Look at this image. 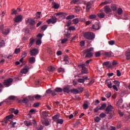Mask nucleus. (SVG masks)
<instances>
[{
  "mask_svg": "<svg viewBox=\"0 0 130 130\" xmlns=\"http://www.w3.org/2000/svg\"><path fill=\"white\" fill-rule=\"evenodd\" d=\"M83 37L87 40H93L95 39V34L91 31L85 32L83 33Z\"/></svg>",
  "mask_w": 130,
  "mask_h": 130,
  "instance_id": "obj_1",
  "label": "nucleus"
},
{
  "mask_svg": "<svg viewBox=\"0 0 130 130\" xmlns=\"http://www.w3.org/2000/svg\"><path fill=\"white\" fill-rule=\"evenodd\" d=\"M85 66L86 65L84 63H81L78 65L80 69H82L81 71L82 75L88 74V69H87Z\"/></svg>",
  "mask_w": 130,
  "mask_h": 130,
  "instance_id": "obj_2",
  "label": "nucleus"
},
{
  "mask_svg": "<svg viewBox=\"0 0 130 130\" xmlns=\"http://www.w3.org/2000/svg\"><path fill=\"white\" fill-rule=\"evenodd\" d=\"M56 22H57V18L54 16H52L51 19L47 20V23H48V24H55Z\"/></svg>",
  "mask_w": 130,
  "mask_h": 130,
  "instance_id": "obj_3",
  "label": "nucleus"
},
{
  "mask_svg": "<svg viewBox=\"0 0 130 130\" xmlns=\"http://www.w3.org/2000/svg\"><path fill=\"white\" fill-rule=\"evenodd\" d=\"M12 83H13V79L9 78L5 80L3 84L5 85V86H7V87H10V86L12 85Z\"/></svg>",
  "mask_w": 130,
  "mask_h": 130,
  "instance_id": "obj_4",
  "label": "nucleus"
},
{
  "mask_svg": "<svg viewBox=\"0 0 130 130\" xmlns=\"http://www.w3.org/2000/svg\"><path fill=\"white\" fill-rule=\"evenodd\" d=\"M39 50L37 49L34 48L32 49H31L29 51V54L31 56H36L37 55L38 53H39Z\"/></svg>",
  "mask_w": 130,
  "mask_h": 130,
  "instance_id": "obj_5",
  "label": "nucleus"
},
{
  "mask_svg": "<svg viewBox=\"0 0 130 130\" xmlns=\"http://www.w3.org/2000/svg\"><path fill=\"white\" fill-rule=\"evenodd\" d=\"M113 83L114 85H113V89L115 90V91H116L117 92L118 91V88H117V87L120 86V82L115 80L114 81Z\"/></svg>",
  "mask_w": 130,
  "mask_h": 130,
  "instance_id": "obj_6",
  "label": "nucleus"
},
{
  "mask_svg": "<svg viewBox=\"0 0 130 130\" xmlns=\"http://www.w3.org/2000/svg\"><path fill=\"white\" fill-rule=\"evenodd\" d=\"M113 107L111 106V105H109L107 108L106 109V113L107 114H109V113H111L112 112H114V111H113Z\"/></svg>",
  "mask_w": 130,
  "mask_h": 130,
  "instance_id": "obj_7",
  "label": "nucleus"
},
{
  "mask_svg": "<svg viewBox=\"0 0 130 130\" xmlns=\"http://www.w3.org/2000/svg\"><path fill=\"white\" fill-rule=\"evenodd\" d=\"M22 20H23V16L21 15L16 16L14 19L15 23H20V22H22Z\"/></svg>",
  "mask_w": 130,
  "mask_h": 130,
  "instance_id": "obj_8",
  "label": "nucleus"
},
{
  "mask_svg": "<svg viewBox=\"0 0 130 130\" xmlns=\"http://www.w3.org/2000/svg\"><path fill=\"white\" fill-rule=\"evenodd\" d=\"M104 11L106 14H109L112 12V10L108 5H106L104 7Z\"/></svg>",
  "mask_w": 130,
  "mask_h": 130,
  "instance_id": "obj_9",
  "label": "nucleus"
},
{
  "mask_svg": "<svg viewBox=\"0 0 130 130\" xmlns=\"http://www.w3.org/2000/svg\"><path fill=\"white\" fill-rule=\"evenodd\" d=\"M26 23L27 24L31 25V26H33V25H35L36 23L35 22V21L31 18H28L27 20H26Z\"/></svg>",
  "mask_w": 130,
  "mask_h": 130,
  "instance_id": "obj_10",
  "label": "nucleus"
},
{
  "mask_svg": "<svg viewBox=\"0 0 130 130\" xmlns=\"http://www.w3.org/2000/svg\"><path fill=\"white\" fill-rule=\"evenodd\" d=\"M35 41H36V39H35V38H34V37H32L29 39V43L28 44L29 48H30L32 45L34 44V42H35Z\"/></svg>",
  "mask_w": 130,
  "mask_h": 130,
  "instance_id": "obj_11",
  "label": "nucleus"
},
{
  "mask_svg": "<svg viewBox=\"0 0 130 130\" xmlns=\"http://www.w3.org/2000/svg\"><path fill=\"white\" fill-rule=\"evenodd\" d=\"M29 71V67L25 66L21 70V74H27Z\"/></svg>",
  "mask_w": 130,
  "mask_h": 130,
  "instance_id": "obj_12",
  "label": "nucleus"
},
{
  "mask_svg": "<svg viewBox=\"0 0 130 130\" xmlns=\"http://www.w3.org/2000/svg\"><path fill=\"white\" fill-rule=\"evenodd\" d=\"M101 28V26L99 23L93 24L92 26V29L94 30H99Z\"/></svg>",
  "mask_w": 130,
  "mask_h": 130,
  "instance_id": "obj_13",
  "label": "nucleus"
},
{
  "mask_svg": "<svg viewBox=\"0 0 130 130\" xmlns=\"http://www.w3.org/2000/svg\"><path fill=\"white\" fill-rule=\"evenodd\" d=\"M71 5H81L82 4V1L81 0H73L71 2Z\"/></svg>",
  "mask_w": 130,
  "mask_h": 130,
  "instance_id": "obj_14",
  "label": "nucleus"
},
{
  "mask_svg": "<svg viewBox=\"0 0 130 130\" xmlns=\"http://www.w3.org/2000/svg\"><path fill=\"white\" fill-rule=\"evenodd\" d=\"M63 91L64 92V93H67V94H69V93L71 92V90L70 89V86L68 85L64 87L63 89Z\"/></svg>",
  "mask_w": 130,
  "mask_h": 130,
  "instance_id": "obj_15",
  "label": "nucleus"
},
{
  "mask_svg": "<svg viewBox=\"0 0 130 130\" xmlns=\"http://www.w3.org/2000/svg\"><path fill=\"white\" fill-rule=\"evenodd\" d=\"M91 2H88L86 3V12H87V13L89 12L90 9H91Z\"/></svg>",
  "mask_w": 130,
  "mask_h": 130,
  "instance_id": "obj_16",
  "label": "nucleus"
},
{
  "mask_svg": "<svg viewBox=\"0 0 130 130\" xmlns=\"http://www.w3.org/2000/svg\"><path fill=\"white\" fill-rule=\"evenodd\" d=\"M112 3V1L107 0L104 2H102L101 4V6H105V5H109V4H111Z\"/></svg>",
  "mask_w": 130,
  "mask_h": 130,
  "instance_id": "obj_17",
  "label": "nucleus"
},
{
  "mask_svg": "<svg viewBox=\"0 0 130 130\" xmlns=\"http://www.w3.org/2000/svg\"><path fill=\"white\" fill-rule=\"evenodd\" d=\"M13 117H14V115H9L6 116L5 118V123H8V121H9V119L13 118Z\"/></svg>",
  "mask_w": 130,
  "mask_h": 130,
  "instance_id": "obj_18",
  "label": "nucleus"
},
{
  "mask_svg": "<svg viewBox=\"0 0 130 130\" xmlns=\"http://www.w3.org/2000/svg\"><path fill=\"white\" fill-rule=\"evenodd\" d=\"M68 15V14L66 13L59 12L56 14V16H61L63 18H66V16Z\"/></svg>",
  "mask_w": 130,
  "mask_h": 130,
  "instance_id": "obj_19",
  "label": "nucleus"
},
{
  "mask_svg": "<svg viewBox=\"0 0 130 130\" xmlns=\"http://www.w3.org/2000/svg\"><path fill=\"white\" fill-rule=\"evenodd\" d=\"M63 61H65L66 63H70V58H69V56L68 55H65L64 56Z\"/></svg>",
  "mask_w": 130,
  "mask_h": 130,
  "instance_id": "obj_20",
  "label": "nucleus"
},
{
  "mask_svg": "<svg viewBox=\"0 0 130 130\" xmlns=\"http://www.w3.org/2000/svg\"><path fill=\"white\" fill-rule=\"evenodd\" d=\"M70 92H71L73 94H79V93H80L79 89L76 88L72 89L70 90Z\"/></svg>",
  "mask_w": 130,
  "mask_h": 130,
  "instance_id": "obj_21",
  "label": "nucleus"
},
{
  "mask_svg": "<svg viewBox=\"0 0 130 130\" xmlns=\"http://www.w3.org/2000/svg\"><path fill=\"white\" fill-rule=\"evenodd\" d=\"M125 56L127 60L130 59V50H128L126 51Z\"/></svg>",
  "mask_w": 130,
  "mask_h": 130,
  "instance_id": "obj_22",
  "label": "nucleus"
},
{
  "mask_svg": "<svg viewBox=\"0 0 130 130\" xmlns=\"http://www.w3.org/2000/svg\"><path fill=\"white\" fill-rule=\"evenodd\" d=\"M2 34H4V35H8L9 33H10V29L9 28H7L5 30H3L2 32Z\"/></svg>",
  "mask_w": 130,
  "mask_h": 130,
  "instance_id": "obj_23",
  "label": "nucleus"
},
{
  "mask_svg": "<svg viewBox=\"0 0 130 130\" xmlns=\"http://www.w3.org/2000/svg\"><path fill=\"white\" fill-rule=\"evenodd\" d=\"M122 102H123V101H122V99L119 100L117 102V106L118 107H121V104H122Z\"/></svg>",
  "mask_w": 130,
  "mask_h": 130,
  "instance_id": "obj_24",
  "label": "nucleus"
},
{
  "mask_svg": "<svg viewBox=\"0 0 130 130\" xmlns=\"http://www.w3.org/2000/svg\"><path fill=\"white\" fill-rule=\"evenodd\" d=\"M97 15L98 17H99V18H100L101 19H103V18L105 17V13H98Z\"/></svg>",
  "mask_w": 130,
  "mask_h": 130,
  "instance_id": "obj_25",
  "label": "nucleus"
},
{
  "mask_svg": "<svg viewBox=\"0 0 130 130\" xmlns=\"http://www.w3.org/2000/svg\"><path fill=\"white\" fill-rule=\"evenodd\" d=\"M94 50V48L91 47L89 49H87L84 51V53H88V52H90L91 51H93Z\"/></svg>",
  "mask_w": 130,
  "mask_h": 130,
  "instance_id": "obj_26",
  "label": "nucleus"
},
{
  "mask_svg": "<svg viewBox=\"0 0 130 130\" xmlns=\"http://www.w3.org/2000/svg\"><path fill=\"white\" fill-rule=\"evenodd\" d=\"M28 61L30 63H34L35 62V57H31L28 59Z\"/></svg>",
  "mask_w": 130,
  "mask_h": 130,
  "instance_id": "obj_27",
  "label": "nucleus"
},
{
  "mask_svg": "<svg viewBox=\"0 0 130 130\" xmlns=\"http://www.w3.org/2000/svg\"><path fill=\"white\" fill-rule=\"evenodd\" d=\"M111 7L112 11H114V12H115L117 10V6L114 4H112Z\"/></svg>",
  "mask_w": 130,
  "mask_h": 130,
  "instance_id": "obj_28",
  "label": "nucleus"
},
{
  "mask_svg": "<svg viewBox=\"0 0 130 130\" xmlns=\"http://www.w3.org/2000/svg\"><path fill=\"white\" fill-rule=\"evenodd\" d=\"M105 54L107 57H111L112 56V52H105Z\"/></svg>",
  "mask_w": 130,
  "mask_h": 130,
  "instance_id": "obj_29",
  "label": "nucleus"
},
{
  "mask_svg": "<svg viewBox=\"0 0 130 130\" xmlns=\"http://www.w3.org/2000/svg\"><path fill=\"white\" fill-rule=\"evenodd\" d=\"M48 71L49 72H54V71H55V68H54V67L53 66H49L48 68Z\"/></svg>",
  "mask_w": 130,
  "mask_h": 130,
  "instance_id": "obj_30",
  "label": "nucleus"
},
{
  "mask_svg": "<svg viewBox=\"0 0 130 130\" xmlns=\"http://www.w3.org/2000/svg\"><path fill=\"white\" fill-rule=\"evenodd\" d=\"M106 108V103L102 104L101 107H100V110H104Z\"/></svg>",
  "mask_w": 130,
  "mask_h": 130,
  "instance_id": "obj_31",
  "label": "nucleus"
},
{
  "mask_svg": "<svg viewBox=\"0 0 130 130\" xmlns=\"http://www.w3.org/2000/svg\"><path fill=\"white\" fill-rule=\"evenodd\" d=\"M24 124L26 126H31V125H32V122L29 121H25L24 122Z\"/></svg>",
  "mask_w": 130,
  "mask_h": 130,
  "instance_id": "obj_32",
  "label": "nucleus"
},
{
  "mask_svg": "<svg viewBox=\"0 0 130 130\" xmlns=\"http://www.w3.org/2000/svg\"><path fill=\"white\" fill-rule=\"evenodd\" d=\"M42 43V41H41V40L38 39L36 42V45H39V46H40Z\"/></svg>",
  "mask_w": 130,
  "mask_h": 130,
  "instance_id": "obj_33",
  "label": "nucleus"
},
{
  "mask_svg": "<svg viewBox=\"0 0 130 130\" xmlns=\"http://www.w3.org/2000/svg\"><path fill=\"white\" fill-rule=\"evenodd\" d=\"M55 92H57L61 93V92H62V89L60 87H56L55 89Z\"/></svg>",
  "mask_w": 130,
  "mask_h": 130,
  "instance_id": "obj_34",
  "label": "nucleus"
},
{
  "mask_svg": "<svg viewBox=\"0 0 130 130\" xmlns=\"http://www.w3.org/2000/svg\"><path fill=\"white\" fill-rule=\"evenodd\" d=\"M86 53V55L85 56V57H92V56H93V53H92L91 52H88V53Z\"/></svg>",
  "mask_w": 130,
  "mask_h": 130,
  "instance_id": "obj_35",
  "label": "nucleus"
},
{
  "mask_svg": "<svg viewBox=\"0 0 130 130\" xmlns=\"http://www.w3.org/2000/svg\"><path fill=\"white\" fill-rule=\"evenodd\" d=\"M108 87L109 88V89H111V88H113L112 86V83L111 81H109L108 82H107Z\"/></svg>",
  "mask_w": 130,
  "mask_h": 130,
  "instance_id": "obj_36",
  "label": "nucleus"
},
{
  "mask_svg": "<svg viewBox=\"0 0 130 130\" xmlns=\"http://www.w3.org/2000/svg\"><path fill=\"white\" fill-rule=\"evenodd\" d=\"M59 8V5L58 4H56V3H53V8L55 9V10H57Z\"/></svg>",
  "mask_w": 130,
  "mask_h": 130,
  "instance_id": "obj_37",
  "label": "nucleus"
},
{
  "mask_svg": "<svg viewBox=\"0 0 130 130\" xmlns=\"http://www.w3.org/2000/svg\"><path fill=\"white\" fill-rule=\"evenodd\" d=\"M16 98H17V97H16L15 96L11 95V96L8 97V100H15L16 99Z\"/></svg>",
  "mask_w": 130,
  "mask_h": 130,
  "instance_id": "obj_38",
  "label": "nucleus"
},
{
  "mask_svg": "<svg viewBox=\"0 0 130 130\" xmlns=\"http://www.w3.org/2000/svg\"><path fill=\"white\" fill-rule=\"evenodd\" d=\"M74 18H75V15H71L68 16L66 18V19H67V20H72V19H74Z\"/></svg>",
  "mask_w": 130,
  "mask_h": 130,
  "instance_id": "obj_39",
  "label": "nucleus"
},
{
  "mask_svg": "<svg viewBox=\"0 0 130 130\" xmlns=\"http://www.w3.org/2000/svg\"><path fill=\"white\" fill-rule=\"evenodd\" d=\"M34 97L36 100H41V95L39 94H37Z\"/></svg>",
  "mask_w": 130,
  "mask_h": 130,
  "instance_id": "obj_40",
  "label": "nucleus"
},
{
  "mask_svg": "<svg viewBox=\"0 0 130 130\" xmlns=\"http://www.w3.org/2000/svg\"><path fill=\"white\" fill-rule=\"evenodd\" d=\"M96 17H97V16H96V15H95V14H91L89 16V19H90L91 20L93 19H96Z\"/></svg>",
  "mask_w": 130,
  "mask_h": 130,
  "instance_id": "obj_41",
  "label": "nucleus"
},
{
  "mask_svg": "<svg viewBox=\"0 0 130 130\" xmlns=\"http://www.w3.org/2000/svg\"><path fill=\"white\" fill-rule=\"evenodd\" d=\"M110 114L108 117L109 119H111L114 116V112H112V113H109Z\"/></svg>",
  "mask_w": 130,
  "mask_h": 130,
  "instance_id": "obj_42",
  "label": "nucleus"
},
{
  "mask_svg": "<svg viewBox=\"0 0 130 130\" xmlns=\"http://www.w3.org/2000/svg\"><path fill=\"white\" fill-rule=\"evenodd\" d=\"M57 123H59L60 124H62V123H63V119H58L57 120Z\"/></svg>",
  "mask_w": 130,
  "mask_h": 130,
  "instance_id": "obj_43",
  "label": "nucleus"
},
{
  "mask_svg": "<svg viewBox=\"0 0 130 130\" xmlns=\"http://www.w3.org/2000/svg\"><path fill=\"white\" fill-rule=\"evenodd\" d=\"M21 49H20V48H16L14 51V53H15V54H18V53H19Z\"/></svg>",
  "mask_w": 130,
  "mask_h": 130,
  "instance_id": "obj_44",
  "label": "nucleus"
},
{
  "mask_svg": "<svg viewBox=\"0 0 130 130\" xmlns=\"http://www.w3.org/2000/svg\"><path fill=\"white\" fill-rule=\"evenodd\" d=\"M73 24H78L79 23V19L78 18H75L73 20Z\"/></svg>",
  "mask_w": 130,
  "mask_h": 130,
  "instance_id": "obj_45",
  "label": "nucleus"
},
{
  "mask_svg": "<svg viewBox=\"0 0 130 130\" xmlns=\"http://www.w3.org/2000/svg\"><path fill=\"white\" fill-rule=\"evenodd\" d=\"M71 36V33L67 32L64 34V37H67V38H70Z\"/></svg>",
  "mask_w": 130,
  "mask_h": 130,
  "instance_id": "obj_46",
  "label": "nucleus"
},
{
  "mask_svg": "<svg viewBox=\"0 0 130 130\" xmlns=\"http://www.w3.org/2000/svg\"><path fill=\"white\" fill-rule=\"evenodd\" d=\"M122 9L119 8L118 9L117 13L119 15H121L122 14Z\"/></svg>",
  "mask_w": 130,
  "mask_h": 130,
  "instance_id": "obj_47",
  "label": "nucleus"
},
{
  "mask_svg": "<svg viewBox=\"0 0 130 130\" xmlns=\"http://www.w3.org/2000/svg\"><path fill=\"white\" fill-rule=\"evenodd\" d=\"M68 30L69 31H75V30H76V28L75 26H72L69 27Z\"/></svg>",
  "mask_w": 130,
  "mask_h": 130,
  "instance_id": "obj_48",
  "label": "nucleus"
},
{
  "mask_svg": "<svg viewBox=\"0 0 130 130\" xmlns=\"http://www.w3.org/2000/svg\"><path fill=\"white\" fill-rule=\"evenodd\" d=\"M83 106V109L86 110V109H88V108H89V106L86 103H84Z\"/></svg>",
  "mask_w": 130,
  "mask_h": 130,
  "instance_id": "obj_49",
  "label": "nucleus"
},
{
  "mask_svg": "<svg viewBox=\"0 0 130 130\" xmlns=\"http://www.w3.org/2000/svg\"><path fill=\"white\" fill-rule=\"evenodd\" d=\"M58 118H59V115H55L54 116L52 117V119L54 120H56Z\"/></svg>",
  "mask_w": 130,
  "mask_h": 130,
  "instance_id": "obj_50",
  "label": "nucleus"
},
{
  "mask_svg": "<svg viewBox=\"0 0 130 130\" xmlns=\"http://www.w3.org/2000/svg\"><path fill=\"white\" fill-rule=\"evenodd\" d=\"M40 15H41V12H37V13L36 14V16L37 17V19H40Z\"/></svg>",
  "mask_w": 130,
  "mask_h": 130,
  "instance_id": "obj_51",
  "label": "nucleus"
},
{
  "mask_svg": "<svg viewBox=\"0 0 130 130\" xmlns=\"http://www.w3.org/2000/svg\"><path fill=\"white\" fill-rule=\"evenodd\" d=\"M42 115L44 117H47V112L46 111H43L42 113Z\"/></svg>",
  "mask_w": 130,
  "mask_h": 130,
  "instance_id": "obj_52",
  "label": "nucleus"
},
{
  "mask_svg": "<svg viewBox=\"0 0 130 130\" xmlns=\"http://www.w3.org/2000/svg\"><path fill=\"white\" fill-rule=\"evenodd\" d=\"M68 40V39H63L61 40V43L62 44H64V43H66V42H67Z\"/></svg>",
  "mask_w": 130,
  "mask_h": 130,
  "instance_id": "obj_53",
  "label": "nucleus"
},
{
  "mask_svg": "<svg viewBox=\"0 0 130 130\" xmlns=\"http://www.w3.org/2000/svg\"><path fill=\"white\" fill-rule=\"evenodd\" d=\"M43 124H44V125H46V126L49 125V121L46 120V121L43 122Z\"/></svg>",
  "mask_w": 130,
  "mask_h": 130,
  "instance_id": "obj_54",
  "label": "nucleus"
},
{
  "mask_svg": "<svg viewBox=\"0 0 130 130\" xmlns=\"http://www.w3.org/2000/svg\"><path fill=\"white\" fill-rule=\"evenodd\" d=\"M94 120L96 122H99V121L101 120V119L99 117H95L94 118Z\"/></svg>",
  "mask_w": 130,
  "mask_h": 130,
  "instance_id": "obj_55",
  "label": "nucleus"
},
{
  "mask_svg": "<svg viewBox=\"0 0 130 130\" xmlns=\"http://www.w3.org/2000/svg\"><path fill=\"white\" fill-rule=\"evenodd\" d=\"M78 83H82V84H84L85 83V80L83 79V78H80L78 80Z\"/></svg>",
  "mask_w": 130,
  "mask_h": 130,
  "instance_id": "obj_56",
  "label": "nucleus"
},
{
  "mask_svg": "<svg viewBox=\"0 0 130 130\" xmlns=\"http://www.w3.org/2000/svg\"><path fill=\"white\" fill-rule=\"evenodd\" d=\"M22 102L23 103H28V102H29V100H28V99L24 98L22 100Z\"/></svg>",
  "mask_w": 130,
  "mask_h": 130,
  "instance_id": "obj_57",
  "label": "nucleus"
},
{
  "mask_svg": "<svg viewBox=\"0 0 130 130\" xmlns=\"http://www.w3.org/2000/svg\"><path fill=\"white\" fill-rule=\"evenodd\" d=\"M26 56H27V52L26 51H24V52H23L22 53L21 57L24 58V57H26Z\"/></svg>",
  "mask_w": 130,
  "mask_h": 130,
  "instance_id": "obj_58",
  "label": "nucleus"
},
{
  "mask_svg": "<svg viewBox=\"0 0 130 130\" xmlns=\"http://www.w3.org/2000/svg\"><path fill=\"white\" fill-rule=\"evenodd\" d=\"M37 130H43V126L41 125H39L38 127H37Z\"/></svg>",
  "mask_w": 130,
  "mask_h": 130,
  "instance_id": "obj_59",
  "label": "nucleus"
},
{
  "mask_svg": "<svg viewBox=\"0 0 130 130\" xmlns=\"http://www.w3.org/2000/svg\"><path fill=\"white\" fill-rule=\"evenodd\" d=\"M41 30H43L44 31L47 29V26L46 25H43L41 28Z\"/></svg>",
  "mask_w": 130,
  "mask_h": 130,
  "instance_id": "obj_60",
  "label": "nucleus"
},
{
  "mask_svg": "<svg viewBox=\"0 0 130 130\" xmlns=\"http://www.w3.org/2000/svg\"><path fill=\"white\" fill-rule=\"evenodd\" d=\"M37 38H39V40H41L42 39V34H39L37 36Z\"/></svg>",
  "mask_w": 130,
  "mask_h": 130,
  "instance_id": "obj_61",
  "label": "nucleus"
},
{
  "mask_svg": "<svg viewBox=\"0 0 130 130\" xmlns=\"http://www.w3.org/2000/svg\"><path fill=\"white\" fill-rule=\"evenodd\" d=\"M61 72H64V69H63V68H58V73H61Z\"/></svg>",
  "mask_w": 130,
  "mask_h": 130,
  "instance_id": "obj_62",
  "label": "nucleus"
},
{
  "mask_svg": "<svg viewBox=\"0 0 130 130\" xmlns=\"http://www.w3.org/2000/svg\"><path fill=\"white\" fill-rule=\"evenodd\" d=\"M105 116H106V114L104 113H102L100 115V117H101L102 118H104Z\"/></svg>",
  "mask_w": 130,
  "mask_h": 130,
  "instance_id": "obj_63",
  "label": "nucleus"
},
{
  "mask_svg": "<svg viewBox=\"0 0 130 130\" xmlns=\"http://www.w3.org/2000/svg\"><path fill=\"white\" fill-rule=\"evenodd\" d=\"M80 46H85V41H82L80 43Z\"/></svg>",
  "mask_w": 130,
  "mask_h": 130,
  "instance_id": "obj_64",
  "label": "nucleus"
}]
</instances>
